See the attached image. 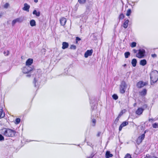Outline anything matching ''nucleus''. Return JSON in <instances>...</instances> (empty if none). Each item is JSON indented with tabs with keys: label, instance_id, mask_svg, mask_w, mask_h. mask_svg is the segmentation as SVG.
<instances>
[{
	"label": "nucleus",
	"instance_id": "obj_1",
	"mask_svg": "<svg viewBox=\"0 0 158 158\" xmlns=\"http://www.w3.org/2000/svg\"><path fill=\"white\" fill-rule=\"evenodd\" d=\"M150 79L151 80V84H152V82L154 83L156 82L158 80V71L154 70L152 71L150 73Z\"/></svg>",
	"mask_w": 158,
	"mask_h": 158
},
{
	"label": "nucleus",
	"instance_id": "obj_2",
	"mask_svg": "<svg viewBox=\"0 0 158 158\" xmlns=\"http://www.w3.org/2000/svg\"><path fill=\"white\" fill-rule=\"evenodd\" d=\"M15 131L10 129H4L3 130V134L7 137H13L15 135Z\"/></svg>",
	"mask_w": 158,
	"mask_h": 158
},
{
	"label": "nucleus",
	"instance_id": "obj_3",
	"mask_svg": "<svg viewBox=\"0 0 158 158\" xmlns=\"http://www.w3.org/2000/svg\"><path fill=\"white\" fill-rule=\"evenodd\" d=\"M127 85L125 82H122L120 85V91L122 94H123L125 93V89L127 88Z\"/></svg>",
	"mask_w": 158,
	"mask_h": 158
},
{
	"label": "nucleus",
	"instance_id": "obj_4",
	"mask_svg": "<svg viewBox=\"0 0 158 158\" xmlns=\"http://www.w3.org/2000/svg\"><path fill=\"white\" fill-rule=\"evenodd\" d=\"M148 84V82H144L143 81H139L137 83V86L139 88H141Z\"/></svg>",
	"mask_w": 158,
	"mask_h": 158
},
{
	"label": "nucleus",
	"instance_id": "obj_5",
	"mask_svg": "<svg viewBox=\"0 0 158 158\" xmlns=\"http://www.w3.org/2000/svg\"><path fill=\"white\" fill-rule=\"evenodd\" d=\"M145 52V50L143 49L139 50L138 53L136 55V56L139 58H142L144 56Z\"/></svg>",
	"mask_w": 158,
	"mask_h": 158
},
{
	"label": "nucleus",
	"instance_id": "obj_6",
	"mask_svg": "<svg viewBox=\"0 0 158 158\" xmlns=\"http://www.w3.org/2000/svg\"><path fill=\"white\" fill-rule=\"evenodd\" d=\"M32 70V68L29 66H26L23 68V72L24 73H27Z\"/></svg>",
	"mask_w": 158,
	"mask_h": 158
},
{
	"label": "nucleus",
	"instance_id": "obj_7",
	"mask_svg": "<svg viewBox=\"0 0 158 158\" xmlns=\"http://www.w3.org/2000/svg\"><path fill=\"white\" fill-rule=\"evenodd\" d=\"M145 135L144 134H142L140 136H139L137 140V144H139L141 143L143 140L145 138Z\"/></svg>",
	"mask_w": 158,
	"mask_h": 158
},
{
	"label": "nucleus",
	"instance_id": "obj_8",
	"mask_svg": "<svg viewBox=\"0 0 158 158\" xmlns=\"http://www.w3.org/2000/svg\"><path fill=\"white\" fill-rule=\"evenodd\" d=\"M93 52V50L92 49L87 50L85 53V58H87L89 56H91L92 55Z\"/></svg>",
	"mask_w": 158,
	"mask_h": 158
},
{
	"label": "nucleus",
	"instance_id": "obj_9",
	"mask_svg": "<svg viewBox=\"0 0 158 158\" xmlns=\"http://www.w3.org/2000/svg\"><path fill=\"white\" fill-rule=\"evenodd\" d=\"M144 109L142 108H139L136 111V114L138 115H140L142 114Z\"/></svg>",
	"mask_w": 158,
	"mask_h": 158
},
{
	"label": "nucleus",
	"instance_id": "obj_10",
	"mask_svg": "<svg viewBox=\"0 0 158 158\" xmlns=\"http://www.w3.org/2000/svg\"><path fill=\"white\" fill-rule=\"evenodd\" d=\"M66 22V19L65 18L62 17L60 19V22L61 25L64 26Z\"/></svg>",
	"mask_w": 158,
	"mask_h": 158
},
{
	"label": "nucleus",
	"instance_id": "obj_11",
	"mask_svg": "<svg viewBox=\"0 0 158 158\" xmlns=\"http://www.w3.org/2000/svg\"><path fill=\"white\" fill-rule=\"evenodd\" d=\"M30 7V6L28 5L27 3H25L24 4V7L23 8V10L25 11H27L28 12L29 11V10Z\"/></svg>",
	"mask_w": 158,
	"mask_h": 158
},
{
	"label": "nucleus",
	"instance_id": "obj_12",
	"mask_svg": "<svg viewBox=\"0 0 158 158\" xmlns=\"http://www.w3.org/2000/svg\"><path fill=\"white\" fill-rule=\"evenodd\" d=\"M128 124V122L126 121L123 122L120 125L119 128V131H121L123 127H124L127 125Z\"/></svg>",
	"mask_w": 158,
	"mask_h": 158
},
{
	"label": "nucleus",
	"instance_id": "obj_13",
	"mask_svg": "<svg viewBox=\"0 0 158 158\" xmlns=\"http://www.w3.org/2000/svg\"><path fill=\"white\" fill-rule=\"evenodd\" d=\"M33 60L32 59L29 58L28 59L26 62V65L27 66H29L31 65V64L33 63Z\"/></svg>",
	"mask_w": 158,
	"mask_h": 158
},
{
	"label": "nucleus",
	"instance_id": "obj_14",
	"mask_svg": "<svg viewBox=\"0 0 158 158\" xmlns=\"http://www.w3.org/2000/svg\"><path fill=\"white\" fill-rule=\"evenodd\" d=\"M17 23H21L24 20V18L23 17H21L15 19Z\"/></svg>",
	"mask_w": 158,
	"mask_h": 158
},
{
	"label": "nucleus",
	"instance_id": "obj_15",
	"mask_svg": "<svg viewBox=\"0 0 158 158\" xmlns=\"http://www.w3.org/2000/svg\"><path fill=\"white\" fill-rule=\"evenodd\" d=\"M147 92V89H144L142 91L139 92V94L141 96H144L146 94Z\"/></svg>",
	"mask_w": 158,
	"mask_h": 158
},
{
	"label": "nucleus",
	"instance_id": "obj_16",
	"mask_svg": "<svg viewBox=\"0 0 158 158\" xmlns=\"http://www.w3.org/2000/svg\"><path fill=\"white\" fill-rule=\"evenodd\" d=\"M62 48L63 49H65L68 48L69 47V44L66 42H63L62 44Z\"/></svg>",
	"mask_w": 158,
	"mask_h": 158
},
{
	"label": "nucleus",
	"instance_id": "obj_17",
	"mask_svg": "<svg viewBox=\"0 0 158 158\" xmlns=\"http://www.w3.org/2000/svg\"><path fill=\"white\" fill-rule=\"evenodd\" d=\"M113 156L112 154L110 153L109 151H107L106 153V158H109L112 157Z\"/></svg>",
	"mask_w": 158,
	"mask_h": 158
},
{
	"label": "nucleus",
	"instance_id": "obj_18",
	"mask_svg": "<svg viewBox=\"0 0 158 158\" xmlns=\"http://www.w3.org/2000/svg\"><path fill=\"white\" fill-rule=\"evenodd\" d=\"M30 24L31 27L35 26L36 25V22L34 20L32 19L30 20Z\"/></svg>",
	"mask_w": 158,
	"mask_h": 158
},
{
	"label": "nucleus",
	"instance_id": "obj_19",
	"mask_svg": "<svg viewBox=\"0 0 158 158\" xmlns=\"http://www.w3.org/2000/svg\"><path fill=\"white\" fill-rule=\"evenodd\" d=\"M140 65L142 66H144L147 64V61L146 60L143 59L140 60L139 63Z\"/></svg>",
	"mask_w": 158,
	"mask_h": 158
},
{
	"label": "nucleus",
	"instance_id": "obj_20",
	"mask_svg": "<svg viewBox=\"0 0 158 158\" xmlns=\"http://www.w3.org/2000/svg\"><path fill=\"white\" fill-rule=\"evenodd\" d=\"M33 14L35 15L36 16L39 17L40 15V13L39 11H37L36 10H34L33 12Z\"/></svg>",
	"mask_w": 158,
	"mask_h": 158
},
{
	"label": "nucleus",
	"instance_id": "obj_21",
	"mask_svg": "<svg viewBox=\"0 0 158 158\" xmlns=\"http://www.w3.org/2000/svg\"><path fill=\"white\" fill-rule=\"evenodd\" d=\"M137 63L136 60L135 59H132L131 61V64L133 67H135L136 66Z\"/></svg>",
	"mask_w": 158,
	"mask_h": 158
},
{
	"label": "nucleus",
	"instance_id": "obj_22",
	"mask_svg": "<svg viewBox=\"0 0 158 158\" xmlns=\"http://www.w3.org/2000/svg\"><path fill=\"white\" fill-rule=\"evenodd\" d=\"M129 22V20H127L125 22L123 25V27L124 28H126L127 27Z\"/></svg>",
	"mask_w": 158,
	"mask_h": 158
},
{
	"label": "nucleus",
	"instance_id": "obj_23",
	"mask_svg": "<svg viewBox=\"0 0 158 158\" xmlns=\"http://www.w3.org/2000/svg\"><path fill=\"white\" fill-rule=\"evenodd\" d=\"M5 116L4 113H3L2 109H0V118H2L4 117Z\"/></svg>",
	"mask_w": 158,
	"mask_h": 158
},
{
	"label": "nucleus",
	"instance_id": "obj_24",
	"mask_svg": "<svg viewBox=\"0 0 158 158\" xmlns=\"http://www.w3.org/2000/svg\"><path fill=\"white\" fill-rule=\"evenodd\" d=\"M152 127L155 128H158V123H155L152 125Z\"/></svg>",
	"mask_w": 158,
	"mask_h": 158
},
{
	"label": "nucleus",
	"instance_id": "obj_25",
	"mask_svg": "<svg viewBox=\"0 0 158 158\" xmlns=\"http://www.w3.org/2000/svg\"><path fill=\"white\" fill-rule=\"evenodd\" d=\"M130 53L129 52H126L125 53L124 55L126 58H128L130 55Z\"/></svg>",
	"mask_w": 158,
	"mask_h": 158
},
{
	"label": "nucleus",
	"instance_id": "obj_26",
	"mask_svg": "<svg viewBox=\"0 0 158 158\" xmlns=\"http://www.w3.org/2000/svg\"><path fill=\"white\" fill-rule=\"evenodd\" d=\"M20 122V119L19 118H17L15 119V124H18Z\"/></svg>",
	"mask_w": 158,
	"mask_h": 158
},
{
	"label": "nucleus",
	"instance_id": "obj_27",
	"mask_svg": "<svg viewBox=\"0 0 158 158\" xmlns=\"http://www.w3.org/2000/svg\"><path fill=\"white\" fill-rule=\"evenodd\" d=\"M131 13V10L130 9H129L127 11L126 15L127 16H129L130 15Z\"/></svg>",
	"mask_w": 158,
	"mask_h": 158
},
{
	"label": "nucleus",
	"instance_id": "obj_28",
	"mask_svg": "<svg viewBox=\"0 0 158 158\" xmlns=\"http://www.w3.org/2000/svg\"><path fill=\"white\" fill-rule=\"evenodd\" d=\"M136 43L135 42H133L131 43V46L132 48H134L136 47Z\"/></svg>",
	"mask_w": 158,
	"mask_h": 158
},
{
	"label": "nucleus",
	"instance_id": "obj_29",
	"mask_svg": "<svg viewBox=\"0 0 158 158\" xmlns=\"http://www.w3.org/2000/svg\"><path fill=\"white\" fill-rule=\"evenodd\" d=\"M76 48V47L74 45H72L70 47V49H71L75 50Z\"/></svg>",
	"mask_w": 158,
	"mask_h": 158
},
{
	"label": "nucleus",
	"instance_id": "obj_30",
	"mask_svg": "<svg viewBox=\"0 0 158 158\" xmlns=\"http://www.w3.org/2000/svg\"><path fill=\"white\" fill-rule=\"evenodd\" d=\"M112 97L113 99H115V100L118 99V96L116 94H114L112 96Z\"/></svg>",
	"mask_w": 158,
	"mask_h": 158
},
{
	"label": "nucleus",
	"instance_id": "obj_31",
	"mask_svg": "<svg viewBox=\"0 0 158 158\" xmlns=\"http://www.w3.org/2000/svg\"><path fill=\"white\" fill-rule=\"evenodd\" d=\"M86 1V0H78L79 2L81 4H84Z\"/></svg>",
	"mask_w": 158,
	"mask_h": 158
},
{
	"label": "nucleus",
	"instance_id": "obj_32",
	"mask_svg": "<svg viewBox=\"0 0 158 158\" xmlns=\"http://www.w3.org/2000/svg\"><path fill=\"white\" fill-rule=\"evenodd\" d=\"M4 54L5 56H8L9 54V52L8 50L5 51L4 52Z\"/></svg>",
	"mask_w": 158,
	"mask_h": 158
},
{
	"label": "nucleus",
	"instance_id": "obj_33",
	"mask_svg": "<svg viewBox=\"0 0 158 158\" xmlns=\"http://www.w3.org/2000/svg\"><path fill=\"white\" fill-rule=\"evenodd\" d=\"M124 158H131V157L130 154H127L125 156Z\"/></svg>",
	"mask_w": 158,
	"mask_h": 158
},
{
	"label": "nucleus",
	"instance_id": "obj_34",
	"mask_svg": "<svg viewBox=\"0 0 158 158\" xmlns=\"http://www.w3.org/2000/svg\"><path fill=\"white\" fill-rule=\"evenodd\" d=\"M17 22L15 19L13 20L12 22V26H14L15 24L17 23Z\"/></svg>",
	"mask_w": 158,
	"mask_h": 158
},
{
	"label": "nucleus",
	"instance_id": "obj_35",
	"mask_svg": "<svg viewBox=\"0 0 158 158\" xmlns=\"http://www.w3.org/2000/svg\"><path fill=\"white\" fill-rule=\"evenodd\" d=\"M92 122L93 123L92 125L93 126H94L95 125L96 122V120L95 119H93L92 120Z\"/></svg>",
	"mask_w": 158,
	"mask_h": 158
},
{
	"label": "nucleus",
	"instance_id": "obj_36",
	"mask_svg": "<svg viewBox=\"0 0 158 158\" xmlns=\"http://www.w3.org/2000/svg\"><path fill=\"white\" fill-rule=\"evenodd\" d=\"M9 6V3H6L4 5V8H7Z\"/></svg>",
	"mask_w": 158,
	"mask_h": 158
},
{
	"label": "nucleus",
	"instance_id": "obj_37",
	"mask_svg": "<svg viewBox=\"0 0 158 158\" xmlns=\"http://www.w3.org/2000/svg\"><path fill=\"white\" fill-rule=\"evenodd\" d=\"M4 140L3 136L1 134H0V141H3Z\"/></svg>",
	"mask_w": 158,
	"mask_h": 158
},
{
	"label": "nucleus",
	"instance_id": "obj_38",
	"mask_svg": "<svg viewBox=\"0 0 158 158\" xmlns=\"http://www.w3.org/2000/svg\"><path fill=\"white\" fill-rule=\"evenodd\" d=\"M124 18V15L123 14H121L119 16V18L120 19H123Z\"/></svg>",
	"mask_w": 158,
	"mask_h": 158
},
{
	"label": "nucleus",
	"instance_id": "obj_39",
	"mask_svg": "<svg viewBox=\"0 0 158 158\" xmlns=\"http://www.w3.org/2000/svg\"><path fill=\"white\" fill-rule=\"evenodd\" d=\"M76 44H77V43L78 41H80L81 40V39L79 37H76Z\"/></svg>",
	"mask_w": 158,
	"mask_h": 158
},
{
	"label": "nucleus",
	"instance_id": "obj_40",
	"mask_svg": "<svg viewBox=\"0 0 158 158\" xmlns=\"http://www.w3.org/2000/svg\"><path fill=\"white\" fill-rule=\"evenodd\" d=\"M37 82V80H36V79L35 78H34L33 83L34 84V85L35 87H36V83Z\"/></svg>",
	"mask_w": 158,
	"mask_h": 158
},
{
	"label": "nucleus",
	"instance_id": "obj_41",
	"mask_svg": "<svg viewBox=\"0 0 158 158\" xmlns=\"http://www.w3.org/2000/svg\"><path fill=\"white\" fill-rule=\"evenodd\" d=\"M148 120L149 122H150L151 123H152L154 121V120L153 118H149Z\"/></svg>",
	"mask_w": 158,
	"mask_h": 158
},
{
	"label": "nucleus",
	"instance_id": "obj_42",
	"mask_svg": "<svg viewBox=\"0 0 158 158\" xmlns=\"http://www.w3.org/2000/svg\"><path fill=\"white\" fill-rule=\"evenodd\" d=\"M123 114V113L122 111H121L120 113L119 114L118 116V117H120Z\"/></svg>",
	"mask_w": 158,
	"mask_h": 158
},
{
	"label": "nucleus",
	"instance_id": "obj_43",
	"mask_svg": "<svg viewBox=\"0 0 158 158\" xmlns=\"http://www.w3.org/2000/svg\"><path fill=\"white\" fill-rule=\"evenodd\" d=\"M101 132H98L97 134V136H100V135H101Z\"/></svg>",
	"mask_w": 158,
	"mask_h": 158
},
{
	"label": "nucleus",
	"instance_id": "obj_44",
	"mask_svg": "<svg viewBox=\"0 0 158 158\" xmlns=\"http://www.w3.org/2000/svg\"><path fill=\"white\" fill-rule=\"evenodd\" d=\"M152 56L153 57H156V54H152Z\"/></svg>",
	"mask_w": 158,
	"mask_h": 158
},
{
	"label": "nucleus",
	"instance_id": "obj_45",
	"mask_svg": "<svg viewBox=\"0 0 158 158\" xmlns=\"http://www.w3.org/2000/svg\"><path fill=\"white\" fill-rule=\"evenodd\" d=\"M133 51L135 53H136L137 52V51L135 49L133 50Z\"/></svg>",
	"mask_w": 158,
	"mask_h": 158
},
{
	"label": "nucleus",
	"instance_id": "obj_46",
	"mask_svg": "<svg viewBox=\"0 0 158 158\" xmlns=\"http://www.w3.org/2000/svg\"><path fill=\"white\" fill-rule=\"evenodd\" d=\"M149 158H157L156 157H154V156H152V157H150L149 156Z\"/></svg>",
	"mask_w": 158,
	"mask_h": 158
},
{
	"label": "nucleus",
	"instance_id": "obj_47",
	"mask_svg": "<svg viewBox=\"0 0 158 158\" xmlns=\"http://www.w3.org/2000/svg\"><path fill=\"white\" fill-rule=\"evenodd\" d=\"M31 76V75L30 74H27L26 75V77H30Z\"/></svg>",
	"mask_w": 158,
	"mask_h": 158
},
{
	"label": "nucleus",
	"instance_id": "obj_48",
	"mask_svg": "<svg viewBox=\"0 0 158 158\" xmlns=\"http://www.w3.org/2000/svg\"><path fill=\"white\" fill-rule=\"evenodd\" d=\"M34 1L35 2L37 3L38 2V0H34Z\"/></svg>",
	"mask_w": 158,
	"mask_h": 158
},
{
	"label": "nucleus",
	"instance_id": "obj_49",
	"mask_svg": "<svg viewBox=\"0 0 158 158\" xmlns=\"http://www.w3.org/2000/svg\"><path fill=\"white\" fill-rule=\"evenodd\" d=\"M149 156H148L147 155L146 157H145L144 158H149Z\"/></svg>",
	"mask_w": 158,
	"mask_h": 158
},
{
	"label": "nucleus",
	"instance_id": "obj_50",
	"mask_svg": "<svg viewBox=\"0 0 158 158\" xmlns=\"http://www.w3.org/2000/svg\"><path fill=\"white\" fill-rule=\"evenodd\" d=\"M119 117H118L116 119V120H117V121H118V120H119Z\"/></svg>",
	"mask_w": 158,
	"mask_h": 158
},
{
	"label": "nucleus",
	"instance_id": "obj_51",
	"mask_svg": "<svg viewBox=\"0 0 158 158\" xmlns=\"http://www.w3.org/2000/svg\"><path fill=\"white\" fill-rule=\"evenodd\" d=\"M126 66V64H124V65H123V66H124V67H125V66Z\"/></svg>",
	"mask_w": 158,
	"mask_h": 158
},
{
	"label": "nucleus",
	"instance_id": "obj_52",
	"mask_svg": "<svg viewBox=\"0 0 158 158\" xmlns=\"http://www.w3.org/2000/svg\"><path fill=\"white\" fill-rule=\"evenodd\" d=\"M92 158V157H88V158Z\"/></svg>",
	"mask_w": 158,
	"mask_h": 158
},
{
	"label": "nucleus",
	"instance_id": "obj_53",
	"mask_svg": "<svg viewBox=\"0 0 158 158\" xmlns=\"http://www.w3.org/2000/svg\"><path fill=\"white\" fill-rule=\"evenodd\" d=\"M145 133H146V131H145L144 134H145Z\"/></svg>",
	"mask_w": 158,
	"mask_h": 158
}]
</instances>
